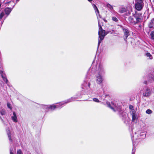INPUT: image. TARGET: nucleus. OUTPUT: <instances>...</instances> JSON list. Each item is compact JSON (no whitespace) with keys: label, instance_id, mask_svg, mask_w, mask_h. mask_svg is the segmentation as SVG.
Here are the masks:
<instances>
[{"label":"nucleus","instance_id":"obj_3","mask_svg":"<svg viewBox=\"0 0 154 154\" xmlns=\"http://www.w3.org/2000/svg\"><path fill=\"white\" fill-rule=\"evenodd\" d=\"M146 134L145 132L141 131H138L137 132H134L133 136L131 135V139L134 145V141H135L138 139H142L146 137Z\"/></svg>","mask_w":154,"mask_h":154},{"label":"nucleus","instance_id":"obj_20","mask_svg":"<svg viewBox=\"0 0 154 154\" xmlns=\"http://www.w3.org/2000/svg\"><path fill=\"white\" fill-rule=\"evenodd\" d=\"M130 112L131 116L137 114L135 111L134 109H131Z\"/></svg>","mask_w":154,"mask_h":154},{"label":"nucleus","instance_id":"obj_22","mask_svg":"<svg viewBox=\"0 0 154 154\" xmlns=\"http://www.w3.org/2000/svg\"><path fill=\"white\" fill-rule=\"evenodd\" d=\"M7 106L11 110L12 109V107L11 104L8 102L7 103Z\"/></svg>","mask_w":154,"mask_h":154},{"label":"nucleus","instance_id":"obj_21","mask_svg":"<svg viewBox=\"0 0 154 154\" xmlns=\"http://www.w3.org/2000/svg\"><path fill=\"white\" fill-rule=\"evenodd\" d=\"M5 110L4 109H2L1 110H0V113L2 115H3L5 114Z\"/></svg>","mask_w":154,"mask_h":154},{"label":"nucleus","instance_id":"obj_29","mask_svg":"<svg viewBox=\"0 0 154 154\" xmlns=\"http://www.w3.org/2000/svg\"><path fill=\"white\" fill-rule=\"evenodd\" d=\"M4 16V13L3 12L1 13L0 14V19H2Z\"/></svg>","mask_w":154,"mask_h":154},{"label":"nucleus","instance_id":"obj_11","mask_svg":"<svg viewBox=\"0 0 154 154\" xmlns=\"http://www.w3.org/2000/svg\"><path fill=\"white\" fill-rule=\"evenodd\" d=\"M150 90L148 88H147L145 92L143 93V95L144 97H148L150 95Z\"/></svg>","mask_w":154,"mask_h":154},{"label":"nucleus","instance_id":"obj_4","mask_svg":"<svg viewBox=\"0 0 154 154\" xmlns=\"http://www.w3.org/2000/svg\"><path fill=\"white\" fill-rule=\"evenodd\" d=\"M98 23L99 28L98 31L99 39L98 44V47L102 41L103 39L105 36L109 33V32L106 33L105 31L102 29L101 25H100L99 20H98Z\"/></svg>","mask_w":154,"mask_h":154},{"label":"nucleus","instance_id":"obj_16","mask_svg":"<svg viewBox=\"0 0 154 154\" xmlns=\"http://www.w3.org/2000/svg\"><path fill=\"white\" fill-rule=\"evenodd\" d=\"M5 14L8 15L11 11V9L9 8H7L5 9Z\"/></svg>","mask_w":154,"mask_h":154},{"label":"nucleus","instance_id":"obj_35","mask_svg":"<svg viewBox=\"0 0 154 154\" xmlns=\"http://www.w3.org/2000/svg\"><path fill=\"white\" fill-rule=\"evenodd\" d=\"M20 0H16L17 2H18Z\"/></svg>","mask_w":154,"mask_h":154},{"label":"nucleus","instance_id":"obj_31","mask_svg":"<svg viewBox=\"0 0 154 154\" xmlns=\"http://www.w3.org/2000/svg\"><path fill=\"white\" fill-rule=\"evenodd\" d=\"M86 84L87 85V86L90 88V83L89 82H86Z\"/></svg>","mask_w":154,"mask_h":154},{"label":"nucleus","instance_id":"obj_24","mask_svg":"<svg viewBox=\"0 0 154 154\" xmlns=\"http://www.w3.org/2000/svg\"><path fill=\"white\" fill-rule=\"evenodd\" d=\"M152 112V111L150 109H147L146 111V113L149 114H151Z\"/></svg>","mask_w":154,"mask_h":154},{"label":"nucleus","instance_id":"obj_1","mask_svg":"<svg viewBox=\"0 0 154 154\" xmlns=\"http://www.w3.org/2000/svg\"><path fill=\"white\" fill-rule=\"evenodd\" d=\"M96 71L97 74L95 75L96 83L99 85L102 84L104 80L103 75L105 73L104 66L102 63L98 62L96 64Z\"/></svg>","mask_w":154,"mask_h":154},{"label":"nucleus","instance_id":"obj_34","mask_svg":"<svg viewBox=\"0 0 154 154\" xmlns=\"http://www.w3.org/2000/svg\"><path fill=\"white\" fill-rule=\"evenodd\" d=\"M89 2H91V1H92V0H88Z\"/></svg>","mask_w":154,"mask_h":154},{"label":"nucleus","instance_id":"obj_15","mask_svg":"<svg viewBox=\"0 0 154 154\" xmlns=\"http://www.w3.org/2000/svg\"><path fill=\"white\" fill-rule=\"evenodd\" d=\"M145 55L148 59L152 60L153 58L152 56L149 53H146L145 54Z\"/></svg>","mask_w":154,"mask_h":154},{"label":"nucleus","instance_id":"obj_5","mask_svg":"<svg viewBox=\"0 0 154 154\" xmlns=\"http://www.w3.org/2000/svg\"><path fill=\"white\" fill-rule=\"evenodd\" d=\"M76 99V98L75 97H72L64 102L57 104L56 105H49V109H51V110H54L56 108H60L63 106V105L66 104L69 102L73 101Z\"/></svg>","mask_w":154,"mask_h":154},{"label":"nucleus","instance_id":"obj_26","mask_svg":"<svg viewBox=\"0 0 154 154\" xmlns=\"http://www.w3.org/2000/svg\"><path fill=\"white\" fill-rule=\"evenodd\" d=\"M17 154H23L22 150L20 149H19L17 150Z\"/></svg>","mask_w":154,"mask_h":154},{"label":"nucleus","instance_id":"obj_13","mask_svg":"<svg viewBox=\"0 0 154 154\" xmlns=\"http://www.w3.org/2000/svg\"><path fill=\"white\" fill-rule=\"evenodd\" d=\"M132 121L133 122L136 123L137 121V114L132 116Z\"/></svg>","mask_w":154,"mask_h":154},{"label":"nucleus","instance_id":"obj_12","mask_svg":"<svg viewBox=\"0 0 154 154\" xmlns=\"http://www.w3.org/2000/svg\"><path fill=\"white\" fill-rule=\"evenodd\" d=\"M123 31L124 34V39L125 40L129 35V32L128 30L126 29H124Z\"/></svg>","mask_w":154,"mask_h":154},{"label":"nucleus","instance_id":"obj_8","mask_svg":"<svg viewBox=\"0 0 154 154\" xmlns=\"http://www.w3.org/2000/svg\"><path fill=\"white\" fill-rule=\"evenodd\" d=\"M11 118L12 121L14 123H17L18 121V119L16 113L14 111L13 114L11 115Z\"/></svg>","mask_w":154,"mask_h":154},{"label":"nucleus","instance_id":"obj_10","mask_svg":"<svg viewBox=\"0 0 154 154\" xmlns=\"http://www.w3.org/2000/svg\"><path fill=\"white\" fill-rule=\"evenodd\" d=\"M6 132L8 136L9 140L11 141H12V134L11 132L10 131L9 129H7L6 130Z\"/></svg>","mask_w":154,"mask_h":154},{"label":"nucleus","instance_id":"obj_2","mask_svg":"<svg viewBox=\"0 0 154 154\" xmlns=\"http://www.w3.org/2000/svg\"><path fill=\"white\" fill-rule=\"evenodd\" d=\"M142 19V14L136 12L132 16L128 18V22L131 25H135L141 22Z\"/></svg>","mask_w":154,"mask_h":154},{"label":"nucleus","instance_id":"obj_9","mask_svg":"<svg viewBox=\"0 0 154 154\" xmlns=\"http://www.w3.org/2000/svg\"><path fill=\"white\" fill-rule=\"evenodd\" d=\"M0 74H1L3 80L9 86V83L5 75L3 73V71H2L0 70Z\"/></svg>","mask_w":154,"mask_h":154},{"label":"nucleus","instance_id":"obj_28","mask_svg":"<svg viewBox=\"0 0 154 154\" xmlns=\"http://www.w3.org/2000/svg\"><path fill=\"white\" fill-rule=\"evenodd\" d=\"M93 100L94 102H96L97 103H99L100 102L99 100L98 99L96 98H94L93 99Z\"/></svg>","mask_w":154,"mask_h":154},{"label":"nucleus","instance_id":"obj_25","mask_svg":"<svg viewBox=\"0 0 154 154\" xmlns=\"http://www.w3.org/2000/svg\"><path fill=\"white\" fill-rule=\"evenodd\" d=\"M112 20L113 21L115 22H117L118 21V19L115 17H112Z\"/></svg>","mask_w":154,"mask_h":154},{"label":"nucleus","instance_id":"obj_30","mask_svg":"<svg viewBox=\"0 0 154 154\" xmlns=\"http://www.w3.org/2000/svg\"><path fill=\"white\" fill-rule=\"evenodd\" d=\"M13 150L12 148H10V154H14L13 153Z\"/></svg>","mask_w":154,"mask_h":154},{"label":"nucleus","instance_id":"obj_27","mask_svg":"<svg viewBox=\"0 0 154 154\" xmlns=\"http://www.w3.org/2000/svg\"><path fill=\"white\" fill-rule=\"evenodd\" d=\"M151 38L154 39V32H152L150 34Z\"/></svg>","mask_w":154,"mask_h":154},{"label":"nucleus","instance_id":"obj_23","mask_svg":"<svg viewBox=\"0 0 154 154\" xmlns=\"http://www.w3.org/2000/svg\"><path fill=\"white\" fill-rule=\"evenodd\" d=\"M93 7L94 9V10H95V11H96V13L97 12L98 13H99V11L98 10V9L96 6L95 5H93ZM96 14H97V13H96Z\"/></svg>","mask_w":154,"mask_h":154},{"label":"nucleus","instance_id":"obj_19","mask_svg":"<svg viewBox=\"0 0 154 154\" xmlns=\"http://www.w3.org/2000/svg\"><path fill=\"white\" fill-rule=\"evenodd\" d=\"M106 6L107 8H108V9H109L111 11L113 10V8L112 7V6L109 4H107L106 5Z\"/></svg>","mask_w":154,"mask_h":154},{"label":"nucleus","instance_id":"obj_6","mask_svg":"<svg viewBox=\"0 0 154 154\" xmlns=\"http://www.w3.org/2000/svg\"><path fill=\"white\" fill-rule=\"evenodd\" d=\"M106 103L108 106L112 109L114 112L119 111L117 105L114 102H112L110 103L109 102H107Z\"/></svg>","mask_w":154,"mask_h":154},{"label":"nucleus","instance_id":"obj_32","mask_svg":"<svg viewBox=\"0 0 154 154\" xmlns=\"http://www.w3.org/2000/svg\"><path fill=\"white\" fill-rule=\"evenodd\" d=\"M135 151V150L134 149H132V154H134Z\"/></svg>","mask_w":154,"mask_h":154},{"label":"nucleus","instance_id":"obj_7","mask_svg":"<svg viewBox=\"0 0 154 154\" xmlns=\"http://www.w3.org/2000/svg\"><path fill=\"white\" fill-rule=\"evenodd\" d=\"M143 6L142 0H137L135 4V8L138 11H140L142 8Z\"/></svg>","mask_w":154,"mask_h":154},{"label":"nucleus","instance_id":"obj_17","mask_svg":"<svg viewBox=\"0 0 154 154\" xmlns=\"http://www.w3.org/2000/svg\"><path fill=\"white\" fill-rule=\"evenodd\" d=\"M41 107L45 110V111H47L48 109H49V105H41Z\"/></svg>","mask_w":154,"mask_h":154},{"label":"nucleus","instance_id":"obj_33","mask_svg":"<svg viewBox=\"0 0 154 154\" xmlns=\"http://www.w3.org/2000/svg\"><path fill=\"white\" fill-rule=\"evenodd\" d=\"M133 107V106L131 105H130L129 106V108L130 109H131Z\"/></svg>","mask_w":154,"mask_h":154},{"label":"nucleus","instance_id":"obj_18","mask_svg":"<svg viewBox=\"0 0 154 154\" xmlns=\"http://www.w3.org/2000/svg\"><path fill=\"white\" fill-rule=\"evenodd\" d=\"M149 26L150 28H154V19H152L149 24Z\"/></svg>","mask_w":154,"mask_h":154},{"label":"nucleus","instance_id":"obj_14","mask_svg":"<svg viewBox=\"0 0 154 154\" xmlns=\"http://www.w3.org/2000/svg\"><path fill=\"white\" fill-rule=\"evenodd\" d=\"M126 11V9L124 7H121L119 8V12L120 13H123Z\"/></svg>","mask_w":154,"mask_h":154}]
</instances>
